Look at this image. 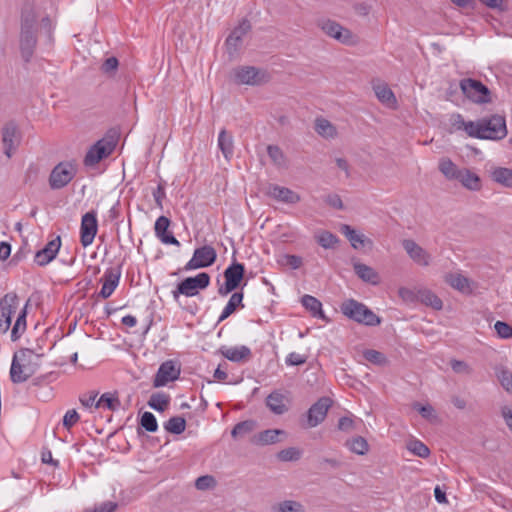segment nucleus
I'll use <instances>...</instances> for the list:
<instances>
[{"instance_id": "obj_1", "label": "nucleus", "mask_w": 512, "mask_h": 512, "mask_svg": "<svg viewBox=\"0 0 512 512\" xmlns=\"http://www.w3.org/2000/svg\"><path fill=\"white\" fill-rule=\"evenodd\" d=\"M38 19L32 4L25 3L20 12L19 48L24 62L31 61L38 43Z\"/></svg>"}, {"instance_id": "obj_2", "label": "nucleus", "mask_w": 512, "mask_h": 512, "mask_svg": "<svg viewBox=\"0 0 512 512\" xmlns=\"http://www.w3.org/2000/svg\"><path fill=\"white\" fill-rule=\"evenodd\" d=\"M40 355L35 354L30 349H22L15 353L10 368V378L13 383H23L27 381L38 369V360Z\"/></svg>"}, {"instance_id": "obj_3", "label": "nucleus", "mask_w": 512, "mask_h": 512, "mask_svg": "<svg viewBox=\"0 0 512 512\" xmlns=\"http://www.w3.org/2000/svg\"><path fill=\"white\" fill-rule=\"evenodd\" d=\"M341 313L348 319L365 326L374 327L381 324V318L364 303L347 299L340 305Z\"/></svg>"}, {"instance_id": "obj_4", "label": "nucleus", "mask_w": 512, "mask_h": 512, "mask_svg": "<svg viewBox=\"0 0 512 512\" xmlns=\"http://www.w3.org/2000/svg\"><path fill=\"white\" fill-rule=\"evenodd\" d=\"M210 284V276L206 272H201L194 277H187L176 286L172 291V296L175 301L179 300L180 295L186 297H193L198 294L199 290L207 288Z\"/></svg>"}, {"instance_id": "obj_5", "label": "nucleus", "mask_w": 512, "mask_h": 512, "mask_svg": "<svg viewBox=\"0 0 512 512\" xmlns=\"http://www.w3.org/2000/svg\"><path fill=\"white\" fill-rule=\"evenodd\" d=\"M316 25L327 36L342 44L355 45L357 43V37L349 29L343 27L341 24L334 20L328 18H319L316 22Z\"/></svg>"}, {"instance_id": "obj_6", "label": "nucleus", "mask_w": 512, "mask_h": 512, "mask_svg": "<svg viewBox=\"0 0 512 512\" xmlns=\"http://www.w3.org/2000/svg\"><path fill=\"white\" fill-rule=\"evenodd\" d=\"M459 85L462 93L472 102L477 104L491 102L490 90L481 81L466 78L462 79Z\"/></svg>"}, {"instance_id": "obj_7", "label": "nucleus", "mask_w": 512, "mask_h": 512, "mask_svg": "<svg viewBox=\"0 0 512 512\" xmlns=\"http://www.w3.org/2000/svg\"><path fill=\"white\" fill-rule=\"evenodd\" d=\"M116 147V141L111 137H104L98 140L87 151L84 157V165L93 167L98 164L102 159L110 156Z\"/></svg>"}, {"instance_id": "obj_8", "label": "nucleus", "mask_w": 512, "mask_h": 512, "mask_svg": "<svg viewBox=\"0 0 512 512\" xmlns=\"http://www.w3.org/2000/svg\"><path fill=\"white\" fill-rule=\"evenodd\" d=\"M481 139L501 140L507 135L506 120L504 116L492 115L481 119Z\"/></svg>"}, {"instance_id": "obj_9", "label": "nucleus", "mask_w": 512, "mask_h": 512, "mask_svg": "<svg viewBox=\"0 0 512 512\" xmlns=\"http://www.w3.org/2000/svg\"><path fill=\"white\" fill-rule=\"evenodd\" d=\"M217 258L216 250L210 245H204L194 250L192 258L185 264L184 270L190 271L206 268L214 264Z\"/></svg>"}, {"instance_id": "obj_10", "label": "nucleus", "mask_w": 512, "mask_h": 512, "mask_svg": "<svg viewBox=\"0 0 512 512\" xmlns=\"http://www.w3.org/2000/svg\"><path fill=\"white\" fill-rule=\"evenodd\" d=\"M234 76L236 83L251 86L261 85L269 80V76L266 71L253 66H242L236 68L234 70Z\"/></svg>"}, {"instance_id": "obj_11", "label": "nucleus", "mask_w": 512, "mask_h": 512, "mask_svg": "<svg viewBox=\"0 0 512 512\" xmlns=\"http://www.w3.org/2000/svg\"><path fill=\"white\" fill-rule=\"evenodd\" d=\"M76 169L69 162L57 164L49 176V185L52 189H61L65 187L75 177Z\"/></svg>"}, {"instance_id": "obj_12", "label": "nucleus", "mask_w": 512, "mask_h": 512, "mask_svg": "<svg viewBox=\"0 0 512 512\" xmlns=\"http://www.w3.org/2000/svg\"><path fill=\"white\" fill-rule=\"evenodd\" d=\"M19 305V299L16 293H7L0 299V333L4 334L11 325L12 315Z\"/></svg>"}, {"instance_id": "obj_13", "label": "nucleus", "mask_w": 512, "mask_h": 512, "mask_svg": "<svg viewBox=\"0 0 512 512\" xmlns=\"http://www.w3.org/2000/svg\"><path fill=\"white\" fill-rule=\"evenodd\" d=\"M180 376V366L173 360L163 362L153 380V386L163 387L171 381H175Z\"/></svg>"}, {"instance_id": "obj_14", "label": "nucleus", "mask_w": 512, "mask_h": 512, "mask_svg": "<svg viewBox=\"0 0 512 512\" xmlns=\"http://www.w3.org/2000/svg\"><path fill=\"white\" fill-rule=\"evenodd\" d=\"M331 404L332 401L329 397L318 399L307 412V426L313 428L322 423L327 416Z\"/></svg>"}, {"instance_id": "obj_15", "label": "nucleus", "mask_w": 512, "mask_h": 512, "mask_svg": "<svg viewBox=\"0 0 512 512\" xmlns=\"http://www.w3.org/2000/svg\"><path fill=\"white\" fill-rule=\"evenodd\" d=\"M20 133L18 126L15 122L10 121L6 123L2 128V144L4 153L8 158H11L14 151L17 149L20 143Z\"/></svg>"}, {"instance_id": "obj_16", "label": "nucleus", "mask_w": 512, "mask_h": 512, "mask_svg": "<svg viewBox=\"0 0 512 512\" xmlns=\"http://www.w3.org/2000/svg\"><path fill=\"white\" fill-rule=\"evenodd\" d=\"M98 229L97 218L95 212H87L83 215L80 227V241L83 247H87L93 243Z\"/></svg>"}, {"instance_id": "obj_17", "label": "nucleus", "mask_w": 512, "mask_h": 512, "mask_svg": "<svg viewBox=\"0 0 512 512\" xmlns=\"http://www.w3.org/2000/svg\"><path fill=\"white\" fill-rule=\"evenodd\" d=\"M250 29V22L246 19H243L227 37L225 44L230 57L234 56L238 52L240 46L242 45L243 37L248 33Z\"/></svg>"}, {"instance_id": "obj_18", "label": "nucleus", "mask_w": 512, "mask_h": 512, "mask_svg": "<svg viewBox=\"0 0 512 512\" xmlns=\"http://www.w3.org/2000/svg\"><path fill=\"white\" fill-rule=\"evenodd\" d=\"M121 277V269L118 268H109L104 272V275L100 279L102 282V288L99 292V297L103 299L109 298L116 287L119 284V280Z\"/></svg>"}, {"instance_id": "obj_19", "label": "nucleus", "mask_w": 512, "mask_h": 512, "mask_svg": "<svg viewBox=\"0 0 512 512\" xmlns=\"http://www.w3.org/2000/svg\"><path fill=\"white\" fill-rule=\"evenodd\" d=\"M61 247V238L57 236L56 238L49 241L44 248L37 251L34 256V262L39 266H45L55 259L59 249Z\"/></svg>"}, {"instance_id": "obj_20", "label": "nucleus", "mask_w": 512, "mask_h": 512, "mask_svg": "<svg viewBox=\"0 0 512 512\" xmlns=\"http://www.w3.org/2000/svg\"><path fill=\"white\" fill-rule=\"evenodd\" d=\"M402 246L409 257L418 265L428 266L430 264V254L414 240L404 239L402 241Z\"/></svg>"}, {"instance_id": "obj_21", "label": "nucleus", "mask_w": 512, "mask_h": 512, "mask_svg": "<svg viewBox=\"0 0 512 512\" xmlns=\"http://www.w3.org/2000/svg\"><path fill=\"white\" fill-rule=\"evenodd\" d=\"M266 193L269 197L287 204H296L301 200V197L298 193L287 187L279 186L276 184H270L267 187Z\"/></svg>"}, {"instance_id": "obj_22", "label": "nucleus", "mask_w": 512, "mask_h": 512, "mask_svg": "<svg viewBox=\"0 0 512 512\" xmlns=\"http://www.w3.org/2000/svg\"><path fill=\"white\" fill-rule=\"evenodd\" d=\"M170 223L171 222L168 217H158L154 226L155 235L164 244L180 246V242L175 238V236L171 232H168Z\"/></svg>"}, {"instance_id": "obj_23", "label": "nucleus", "mask_w": 512, "mask_h": 512, "mask_svg": "<svg viewBox=\"0 0 512 512\" xmlns=\"http://www.w3.org/2000/svg\"><path fill=\"white\" fill-rule=\"evenodd\" d=\"M219 353L229 361L237 363L246 361L251 357V350L245 345L235 347L223 346L219 349Z\"/></svg>"}, {"instance_id": "obj_24", "label": "nucleus", "mask_w": 512, "mask_h": 512, "mask_svg": "<svg viewBox=\"0 0 512 512\" xmlns=\"http://www.w3.org/2000/svg\"><path fill=\"white\" fill-rule=\"evenodd\" d=\"M340 232L349 240L351 246L354 249L372 245V241L369 238L365 237V235L361 233H358L350 225L342 224L340 227Z\"/></svg>"}, {"instance_id": "obj_25", "label": "nucleus", "mask_w": 512, "mask_h": 512, "mask_svg": "<svg viewBox=\"0 0 512 512\" xmlns=\"http://www.w3.org/2000/svg\"><path fill=\"white\" fill-rule=\"evenodd\" d=\"M245 267L242 263L233 262L224 271L225 281L231 285L235 290L240 286L244 278Z\"/></svg>"}, {"instance_id": "obj_26", "label": "nucleus", "mask_w": 512, "mask_h": 512, "mask_svg": "<svg viewBox=\"0 0 512 512\" xmlns=\"http://www.w3.org/2000/svg\"><path fill=\"white\" fill-rule=\"evenodd\" d=\"M354 272L364 282L372 285H378L380 283L379 274L372 267L363 263L353 264Z\"/></svg>"}, {"instance_id": "obj_27", "label": "nucleus", "mask_w": 512, "mask_h": 512, "mask_svg": "<svg viewBox=\"0 0 512 512\" xmlns=\"http://www.w3.org/2000/svg\"><path fill=\"white\" fill-rule=\"evenodd\" d=\"M461 185L470 191H479L482 187L480 177L470 169L463 168L457 179Z\"/></svg>"}, {"instance_id": "obj_28", "label": "nucleus", "mask_w": 512, "mask_h": 512, "mask_svg": "<svg viewBox=\"0 0 512 512\" xmlns=\"http://www.w3.org/2000/svg\"><path fill=\"white\" fill-rule=\"evenodd\" d=\"M438 170L447 180L453 181L458 179L462 169L459 168L450 158L442 157L438 162Z\"/></svg>"}, {"instance_id": "obj_29", "label": "nucleus", "mask_w": 512, "mask_h": 512, "mask_svg": "<svg viewBox=\"0 0 512 512\" xmlns=\"http://www.w3.org/2000/svg\"><path fill=\"white\" fill-rule=\"evenodd\" d=\"M374 92L378 100L387 107H395L397 100L393 91L387 84L381 83L373 86Z\"/></svg>"}, {"instance_id": "obj_30", "label": "nucleus", "mask_w": 512, "mask_h": 512, "mask_svg": "<svg viewBox=\"0 0 512 512\" xmlns=\"http://www.w3.org/2000/svg\"><path fill=\"white\" fill-rule=\"evenodd\" d=\"M285 435L281 429H267L254 435L252 442L256 445H270L278 442V436Z\"/></svg>"}, {"instance_id": "obj_31", "label": "nucleus", "mask_w": 512, "mask_h": 512, "mask_svg": "<svg viewBox=\"0 0 512 512\" xmlns=\"http://www.w3.org/2000/svg\"><path fill=\"white\" fill-rule=\"evenodd\" d=\"M266 405L273 413L277 415H281L288 410V407L285 403V396L277 391L268 395L266 398Z\"/></svg>"}, {"instance_id": "obj_32", "label": "nucleus", "mask_w": 512, "mask_h": 512, "mask_svg": "<svg viewBox=\"0 0 512 512\" xmlns=\"http://www.w3.org/2000/svg\"><path fill=\"white\" fill-rule=\"evenodd\" d=\"M491 179L507 188H512V169L505 167H494L490 171Z\"/></svg>"}, {"instance_id": "obj_33", "label": "nucleus", "mask_w": 512, "mask_h": 512, "mask_svg": "<svg viewBox=\"0 0 512 512\" xmlns=\"http://www.w3.org/2000/svg\"><path fill=\"white\" fill-rule=\"evenodd\" d=\"M243 301V293L242 292H234L226 306L224 307L219 319L218 323L224 321L227 319L231 314H233L238 307L243 308L244 305L242 304Z\"/></svg>"}, {"instance_id": "obj_34", "label": "nucleus", "mask_w": 512, "mask_h": 512, "mask_svg": "<svg viewBox=\"0 0 512 512\" xmlns=\"http://www.w3.org/2000/svg\"><path fill=\"white\" fill-rule=\"evenodd\" d=\"M301 303L308 311H310V313L313 317L327 320L326 316L324 315V313L322 311V303L314 296L304 295L301 298Z\"/></svg>"}, {"instance_id": "obj_35", "label": "nucleus", "mask_w": 512, "mask_h": 512, "mask_svg": "<svg viewBox=\"0 0 512 512\" xmlns=\"http://www.w3.org/2000/svg\"><path fill=\"white\" fill-rule=\"evenodd\" d=\"M417 300L421 303L431 306L433 309L440 310L443 307L442 300L428 289L419 290L416 295Z\"/></svg>"}, {"instance_id": "obj_36", "label": "nucleus", "mask_w": 512, "mask_h": 512, "mask_svg": "<svg viewBox=\"0 0 512 512\" xmlns=\"http://www.w3.org/2000/svg\"><path fill=\"white\" fill-rule=\"evenodd\" d=\"M30 300H28L24 306V308L20 311L18 314V317L16 319V322L14 326L12 327L11 331V340L16 341L18 340L21 335L26 330V316H27V307L29 305Z\"/></svg>"}, {"instance_id": "obj_37", "label": "nucleus", "mask_w": 512, "mask_h": 512, "mask_svg": "<svg viewBox=\"0 0 512 512\" xmlns=\"http://www.w3.org/2000/svg\"><path fill=\"white\" fill-rule=\"evenodd\" d=\"M345 446L357 455H365L369 451V444L362 436L352 437L345 442Z\"/></svg>"}, {"instance_id": "obj_38", "label": "nucleus", "mask_w": 512, "mask_h": 512, "mask_svg": "<svg viewBox=\"0 0 512 512\" xmlns=\"http://www.w3.org/2000/svg\"><path fill=\"white\" fill-rule=\"evenodd\" d=\"M121 406V402L115 394L104 393L95 403V408H106L110 411H117Z\"/></svg>"}, {"instance_id": "obj_39", "label": "nucleus", "mask_w": 512, "mask_h": 512, "mask_svg": "<svg viewBox=\"0 0 512 512\" xmlns=\"http://www.w3.org/2000/svg\"><path fill=\"white\" fill-rule=\"evenodd\" d=\"M218 146L226 159L233 155V137L225 129H222L219 133Z\"/></svg>"}, {"instance_id": "obj_40", "label": "nucleus", "mask_w": 512, "mask_h": 512, "mask_svg": "<svg viewBox=\"0 0 512 512\" xmlns=\"http://www.w3.org/2000/svg\"><path fill=\"white\" fill-rule=\"evenodd\" d=\"M315 131L324 138H334L337 134L334 125L325 118L315 120Z\"/></svg>"}, {"instance_id": "obj_41", "label": "nucleus", "mask_w": 512, "mask_h": 512, "mask_svg": "<svg viewBox=\"0 0 512 512\" xmlns=\"http://www.w3.org/2000/svg\"><path fill=\"white\" fill-rule=\"evenodd\" d=\"M495 375L503 389L512 394V372L504 366H497Z\"/></svg>"}, {"instance_id": "obj_42", "label": "nucleus", "mask_w": 512, "mask_h": 512, "mask_svg": "<svg viewBox=\"0 0 512 512\" xmlns=\"http://www.w3.org/2000/svg\"><path fill=\"white\" fill-rule=\"evenodd\" d=\"M170 397L163 392H157L151 395L148 405L159 412H163L169 405Z\"/></svg>"}, {"instance_id": "obj_43", "label": "nucleus", "mask_w": 512, "mask_h": 512, "mask_svg": "<svg viewBox=\"0 0 512 512\" xmlns=\"http://www.w3.org/2000/svg\"><path fill=\"white\" fill-rule=\"evenodd\" d=\"M445 280L451 287L461 292H466L469 290V281L461 274L450 273L446 275Z\"/></svg>"}, {"instance_id": "obj_44", "label": "nucleus", "mask_w": 512, "mask_h": 512, "mask_svg": "<svg viewBox=\"0 0 512 512\" xmlns=\"http://www.w3.org/2000/svg\"><path fill=\"white\" fill-rule=\"evenodd\" d=\"M407 450H409L412 454L420 457L427 458L430 455V449L427 445H425L422 441L418 439H412L406 444Z\"/></svg>"}, {"instance_id": "obj_45", "label": "nucleus", "mask_w": 512, "mask_h": 512, "mask_svg": "<svg viewBox=\"0 0 512 512\" xmlns=\"http://www.w3.org/2000/svg\"><path fill=\"white\" fill-rule=\"evenodd\" d=\"M164 428L172 434H181L185 431L186 428V420L181 416L171 417L168 421L165 422Z\"/></svg>"}, {"instance_id": "obj_46", "label": "nucleus", "mask_w": 512, "mask_h": 512, "mask_svg": "<svg viewBox=\"0 0 512 512\" xmlns=\"http://www.w3.org/2000/svg\"><path fill=\"white\" fill-rule=\"evenodd\" d=\"M267 153L274 165L279 168L286 167V157L279 146L269 145L267 147Z\"/></svg>"}, {"instance_id": "obj_47", "label": "nucleus", "mask_w": 512, "mask_h": 512, "mask_svg": "<svg viewBox=\"0 0 512 512\" xmlns=\"http://www.w3.org/2000/svg\"><path fill=\"white\" fill-rule=\"evenodd\" d=\"M363 357L367 361L379 366H384L388 363V360L383 353L373 349L365 350L363 352Z\"/></svg>"}, {"instance_id": "obj_48", "label": "nucleus", "mask_w": 512, "mask_h": 512, "mask_svg": "<svg viewBox=\"0 0 512 512\" xmlns=\"http://www.w3.org/2000/svg\"><path fill=\"white\" fill-rule=\"evenodd\" d=\"M254 427H255L254 421L246 420V421L239 422L233 427V429L231 431V435L233 438H237L239 436H244V435L252 432Z\"/></svg>"}, {"instance_id": "obj_49", "label": "nucleus", "mask_w": 512, "mask_h": 512, "mask_svg": "<svg viewBox=\"0 0 512 512\" xmlns=\"http://www.w3.org/2000/svg\"><path fill=\"white\" fill-rule=\"evenodd\" d=\"M317 242L323 248L329 249L333 248L339 242V239L337 238L336 235L332 234L329 231H322L317 236Z\"/></svg>"}, {"instance_id": "obj_50", "label": "nucleus", "mask_w": 512, "mask_h": 512, "mask_svg": "<svg viewBox=\"0 0 512 512\" xmlns=\"http://www.w3.org/2000/svg\"><path fill=\"white\" fill-rule=\"evenodd\" d=\"M140 425L148 432H156L158 429L156 417L151 412H144L142 414Z\"/></svg>"}, {"instance_id": "obj_51", "label": "nucleus", "mask_w": 512, "mask_h": 512, "mask_svg": "<svg viewBox=\"0 0 512 512\" xmlns=\"http://www.w3.org/2000/svg\"><path fill=\"white\" fill-rule=\"evenodd\" d=\"M301 457V451L295 447H289L278 452L277 458L283 462L297 461Z\"/></svg>"}, {"instance_id": "obj_52", "label": "nucleus", "mask_w": 512, "mask_h": 512, "mask_svg": "<svg viewBox=\"0 0 512 512\" xmlns=\"http://www.w3.org/2000/svg\"><path fill=\"white\" fill-rule=\"evenodd\" d=\"M278 512H305L304 506L297 501L285 500L279 503Z\"/></svg>"}, {"instance_id": "obj_53", "label": "nucleus", "mask_w": 512, "mask_h": 512, "mask_svg": "<svg viewBox=\"0 0 512 512\" xmlns=\"http://www.w3.org/2000/svg\"><path fill=\"white\" fill-rule=\"evenodd\" d=\"M450 366H451V369L456 374L471 375L473 372V369L471 368V366L462 360L452 359L450 361Z\"/></svg>"}, {"instance_id": "obj_54", "label": "nucleus", "mask_w": 512, "mask_h": 512, "mask_svg": "<svg viewBox=\"0 0 512 512\" xmlns=\"http://www.w3.org/2000/svg\"><path fill=\"white\" fill-rule=\"evenodd\" d=\"M215 486H216V480L211 475L200 476L195 481V487L201 491L212 489Z\"/></svg>"}, {"instance_id": "obj_55", "label": "nucleus", "mask_w": 512, "mask_h": 512, "mask_svg": "<svg viewBox=\"0 0 512 512\" xmlns=\"http://www.w3.org/2000/svg\"><path fill=\"white\" fill-rule=\"evenodd\" d=\"M481 119L474 121H466L463 131L467 133L468 136L481 139Z\"/></svg>"}, {"instance_id": "obj_56", "label": "nucleus", "mask_w": 512, "mask_h": 512, "mask_svg": "<svg viewBox=\"0 0 512 512\" xmlns=\"http://www.w3.org/2000/svg\"><path fill=\"white\" fill-rule=\"evenodd\" d=\"M494 328L499 337L509 339L512 337V326L503 321H497Z\"/></svg>"}, {"instance_id": "obj_57", "label": "nucleus", "mask_w": 512, "mask_h": 512, "mask_svg": "<svg viewBox=\"0 0 512 512\" xmlns=\"http://www.w3.org/2000/svg\"><path fill=\"white\" fill-rule=\"evenodd\" d=\"M307 361V356L302 355L296 352H291L287 355L285 362L289 366H300L305 364Z\"/></svg>"}, {"instance_id": "obj_58", "label": "nucleus", "mask_w": 512, "mask_h": 512, "mask_svg": "<svg viewBox=\"0 0 512 512\" xmlns=\"http://www.w3.org/2000/svg\"><path fill=\"white\" fill-rule=\"evenodd\" d=\"M97 396V391H89L87 393L80 395L79 401L85 408L95 407Z\"/></svg>"}, {"instance_id": "obj_59", "label": "nucleus", "mask_w": 512, "mask_h": 512, "mask_svg": "<svg viewBox=\"0 0 512 512\" xmlns=\"http://www.w3.org/2000/svg\"><path fill=\"white\" fill-rule=\"evenodd\" d=\"M79 414L76 410H68L63 417V426L67 429H70L79 421Z\"/></svg>"}, {"instance_id": "obj_60", "label": "nucleus", "mask_w": 512, "mask_h": 512, "mask_svg": "<svg viewBox=\"0 0 512 512\" xmlns=\"http://www.w3.org/2000/svg\"><path fill=\"white\" fill-rule=\"evenodd\" d=\"M118 65H119V62L116 57H109L103 62L102 66H101V70L104 73L110 74L117 70Z\"/></svg>"}, {"instance_id": "obj_61", "label": "nucleus", "mask_w": 512, "mask_h": 512, "mask_svg": "<svg viewBox=\"0 0 512 512\" xmlns=\"http://www.w3.org/2000/svg\"><path fill=\"white\" fill-rule=\"evenodd\" d=\"M338 429L344 432H352L355 430V422L350 417H341L338 421Z\"/></svg>"}, {"instance_id": "obj_62", "label": "nucleus", "mask_w": 512, "mask_h": 512, "mask_svg": "<svg viewBox=\"0 0 512 512\" xmlns=\"http://www.w3.org/2000/svg\"><path fill=\"white\" fill-rule=\"evenodd\" d=\"M117 503L112 501H106L96 506L93 511L88 512H115L117 509Z\"/></svg>"}, {"instance_id": "obj_63", "label": "nucleus", "mask_w": 512, "mask_h": 512, "mask_svg": "<svg viewBox=\"0 0 512 512\" xmlns=\"http://www.w3.org/2000/svg\"><path fill=\"white\" fill-rule=\"evenodd\" d=\"M284 259L286 265L290 266L292 269L300 268L303 263L302 258L297 255H285Z\"/></svg>"}, {"instance_id": "obj_64", "label": "nucleus", "mask_w": 512, "mask_h": 512, "mask_svg": "<svg viewBox=\"0 0 512 512\" xmlns=\"http://www.w3.org/2000/svg\"><path fill=\"white\" fill-rule=\"evenodd\" d=\"M450 123L455 130H463L466 121L461 114L456 113L451 115Z\"/></svg>"}]
</instances>
